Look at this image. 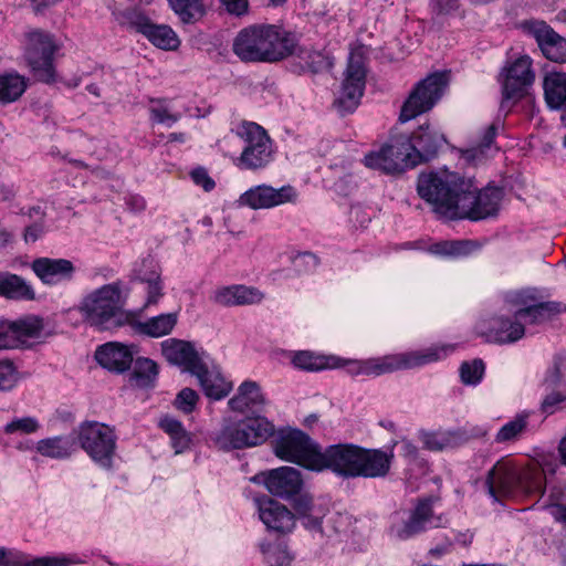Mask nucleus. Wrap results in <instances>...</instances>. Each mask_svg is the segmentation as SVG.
I'll return each instance as SVG.
<instances>
[{
	"label": "nucleus",
	"mask_w": 566,
	"mask_h": 566,
	"mask_svg": "<svg viewBox=\"0 0 566 566\" xmlns=\"http://www.w3.org/2000/svg\"><path fill=\"white\" fill-rule=\"evenodd\" d=\"M331 360H334V358L316 355L307 350L297 352L292 358L295 367L307 371H317L337 365L335 361L331 363Z\"/></svg>",
	"instance_id": "43"
},
{
	"label": "nucleus",
	"mask_w": 566,
	"mask_h": 566,
	"mask_svg": "<svg viewBox=\"0 0 566 566\" xmlns=\"http://www.w3.org/2000/svg\"><path fill=\"white\" fill-rule=\"evenodd\" d=\"M265 562L269 566H291L294 556L283 543L261 545Z\"/></svg>",
	"instance_id": "47"
},
{
	"label": "nucleus",
	"mask_w": 566,
	"mask_h": 566,
	"mask_svg": "<svg viewBox=\"0 0 566 566\" xmlns=\"http://www.w3.org/2000/svg\"><path fill=\"white\" fill-rule=\"evenodd\" d=\"M505 302L511 304V310L521 316L526 324H541L555 315L565 313L566 305L562 302L535 303V298L526 291L507 294Z\"/></svg>",
	"instance_id": "16"
},
{
	"label": "nucleus",
	"mask_w": 566,
	"mask_h": 566,
	"mask_svg": "<svg viewBox=\"0 0 566 566\" xmlns=\"http://www.w3.org/2000/svg\"><path fill=\"white\" fill-rule=\"evenodd\" d=\"M263 298L264 294L259 289L243 284L218 287L211 295L214 304L226 307L259 304Z\"/></svg>",
	"instance_id": "27"
},
{
	"label": "nucleus",
	"mask_w": 566,
	"mask_h": 566,
	"mask_svg": "<svg viewBox=\"0 0 566 566\" xmlns=\"http://www.w3.org/2000/svg\"><path fill=\"white\" fill-rule=\"evenodd\" d=\"M527 418V413L517 415L497 431L495 441L499 443L515 441L526 430L528 424Z\"/></svg>",
	"instance_id": "46"
},
{
	"label": "nucleus",
	"mask_w": 566,
	"mask_h": 566,
	"mask_svg": "<svg viewBox=\"0 0 566 566\" xmlns=\"http://www.w3.org/2000/svg\"><path fill=\"white\" fill-rule=\"evenodd\" d=\"M25 88V78L18 73L0 75V103L8 104L17 101Z\"/></svg>",
	"instance_id": "42"
},
{
	"label": "nucleus",
	"mask_w": 566,
	"mask_h": 566,
	"mask_svg": "<svg viewBox=\"0 0 566 566\" xmlns=\"http://www.w3.org/2000/svg\"><path fill=\"white\" fill-rule=\"evenodd\" d=\"M407 139L411 143L410 156L415 159L416 165L434 157L446 142L444 136L431 127L430 124L419 126L412 136Z\"/></svg>",
	"instance_id": "26"
},
{
	"label": "nucleus",
	"mask_w": 566,
	"mask_h": 566,
	"mask_svg": "<svg viewBox=\"0 0 566 566\" xmlns=\"http://www.w3.org/2000/svg\"><path fill=\"white\" fill-rule=\"evenodd\" d=\"M43 321L25 316L17 321L0 319V350L22 348L43 332Z\"/></svg>",
	"instance_id": "20"
},
{
	"label": "nucleus",
	"mask_w": 566,
	"mask_h": 566,
	"mask_svg": "<svg viewBox=\"0 0 566 566\" xmlns=\"http://www.w3.org/2000/svg\"><path fill=\"white\" fill-rule=\"evenodd\" d=\"M255 503L259 517L268 530L285 534L294 528V515L285 505L268 496L255 500Z\"/></svg>",
	"instance_id": "24"
},
{
	"label": "nucleus",
	"mask_w": 566,
	"mask_h": 566,
	"mask_svg": "<svg viewBox=\"0 0 566 566\" xmlns=\"http://www.w3.org/2000/svg\"><path fill=\"white\" fill-rule=\"evenodd\" d=\"M448 85L446 73H433L421 80L403 103L399 119L409 122L430 111L443 95Z\"/></svg>",
	"instance_id": "10"
},
{
	"label": "nucleus",
	"mask_w": 566,
	"mask_h": 566,
	"mask_svg": "<svg viewBox=\"0 0 566 566\" xmlns=\"http://www.w3.org/2000/svg\"><path fill=\"white\" fill-rule=\"evenodd\" d=\"M297 192L291 185L274 188L266 184L253 186L245 190L238 199V206L252 210L272 209L285 203L296 201Z\"/></svg>",
	"instance_id": "18"
},
{
	"label": "nucleus",
	"mask_w": 566,
	"mask_h": 566,
	"mask_svg": "<svg viewBox=\"0 0 566 566\" xmlns=\"http://www.w3.org/2000/svg\"><path fill=\"white\" fill-rule=\"evenodd\" d=\"M75 434L76 442L96 464L105 469L112 467L116 436L111 427L97 421H86L78 426Z\"/></svg>",
	"instance_id": "8"
},
{
	"label": "nucleus",
	"mask_w": 566,
	"mask_h": 566,
	"mask_svg": "<svg viewBox=\"0 0 566 566\" xmlns=\"http://www.w3.org/2000/svg\"><path fill=\"white\" fill-rule=\"evenodd\" d=\"M244 147L235 166L245 170L265 168L273 158L272 143L263 127L253 122H242L235 129Z\"/></svg>",
	"instance_id": "7"
},
{
	"label": "nucleus",
	"mask_w": 566,
	"mask_h": 566,
	"mask_svg": "<svg viewBox=\"0 0 566 566\" xmlns=\"http://www.w3.org/2000/svg\"><path fill=\"white\" fill-rule=\"evenodd\" d=\"M31 269L45 285H57L73 280L76 268L67 259L38 258Z\"/></svg>",
	"instance_id": "25"
},
{
	"label": "nucleus",
	"mask_w": 566,
	"mask_h": 566,
	"mask_svg": "<svg viewBox=\"0 0 566 566\" xmlns=\"http://www.w3.org/2000/svg\"><path fill=\"white\" fill-rule=\"evenodd\" d=\"M441 516H437L432 510L430 499L419 500L413 509L399 511L391 515L389 534L398 541L409 539L429 528L441 525Z\"/></svg>",
	"instance_id": "9"
},
{
	"label": "nucleus",
	"mask_w": 566,
	"mask_h": 566,
	"mask_svg": "<svg viewBox=\"0 0 566 566\" xmlns=\"http://www.w3.org/2000/svg\"><path fill=\"white\" fill-rule=\"evenodd\" d=\"M503 102L521 99L535 80L532 60L522 55L509 63L501 72Z\"/></svg>",
	"instance_id": "19"
},
{
	"label": "nucleus",
	"mask_w": 566,
	"mask_h": 566,
	"mask_svg": "<svg viewBox=\"0 0 566 566\" xmlns=\"http://www.w3.org/2000/svg\"><path fill=\"white\" fill-rule=\"evenodd\" d=\"M451 258L465 256L470 254L476 247L475 242L470 240L450 241Z\"/></svg>",
	"instance_id": "57"
},
{
	"label": "nucleus",
	"mask_w": 566,
	"mask_h": 566,
	"mask_svg": "<svg viewBox=\"0 0 566 566\" xmlns=\"http://www.w3.org/2000/svg\"><path fill=\"white\" fill-rule=\"evenodd\" d=\"M294 509L301 515L303 525L312 531L321 530L322 520L328 511L325 503L314 501L306 492L295 499Z\"/></svg>",
	"instance_id": "35"
},
{
	"label": "nucleus",
	"mask_w": 566,
	"mask_h": 566,
	"mask_svg": "<svg viewBox=\"0 0 566 566\" xmlns=\"http://www.w3.org/2000/svg\"><path fill=\"white\" fill-rule=\"evenodd\" d=\"M273 433V423L263 416L244 417L240 420L229 418L213 433L212 441L220 450L230 451L262 444Z\"/></svg>",
	"instance_id": "5"
},
{
	"label": "nucleus",
	"mask_w": 566,
	"mask_h": 566,
	"mask_svg": "<svg viewBox=\"0 0 566 566\" xmlns=\"http://www.w3.org/2000/svg\"><path fill=\"white\" fill-rule=\"evenodd\" d=\"M544 469L537 464L518 467L510 460L497 461L489 471L486 488L495 501L515 496L518 493L538 494L545 489Z\"/></svg>",
	"instance_id": "3"
},
{
	"label": "nucleus",
	"mask_w": 566,
	"mask_h": 566,
	"mask_svg": "<svg viewBox=\"0 0 566 566\" xmlns=\"http://www.w3.org/2000/svg\"><path fill=\"white\" fill-rule=\"evenodd\" d=\"M208 398L220 400L232 390V384L222 376L219 369H209L203 360L191 373Z\"/></svg>",
	"instance_id": "30"
},
{
	"label": "nucleus",
	"mask_w": 566,
	"mask_h": 566,
	"mask_svg": "<svg viewBox=\"0 0 566 566\" xmlns=\"http://www.w3.org/2000/svg\"><path fill=\"white\" fill-rule=\"evenodd\" d=\"M199 401V395L191 388H184L181 389L174 401V406L179 411L188 415L191 413Z\"/></svg>",
	"instance_id": "51"
},
{
	"label": "nucleus",
	"mask_w": 566,
	"mask_h": 566,
	"mask_svg": "<svg viewBox=\"0 0 566 566\" xmlns=\"http://www.w3.org/2000/svg\"><path fill=\"white\" fill-rule=\"evenodd\" d=\"M565 374L566 355H557L542 381V387L547 391L541 402L542 412L553 415L558 409V406L566 401V384L562 390L557 389L562 384Z\"/></svg>",
	"instance_id": "22"
},
{
	"label": "nucleus",
	"mask_w": 566,
	"mask_h": 566,
	"mask_svg": "<svg viewBox=\"0 0 566 566\" xmlns=\"http://www.w3.org/2000/svg\"><path fill=\"white\" fill-rule=\"evenodd\" d=\"M169 437L176 453H181L190 444V436L186 429L181 430L180 433L178 432L177 434H170Z\"/></svg>",
	"instance_id": "60"
},
{
	"label": "nucleus",
	"mask_w": 566,
	"mask_h": 566,
	"mask_svg": "<svg viewBox=\"0 0 566 566\" xmlns=\"http://www.w3.org/2000/svg\"><path fill=\"white\" fill-rule=\"evenodd\" d=\"M126 206L133 212H140L146 208L145 199L139 195H128L125 198Z\"/></svg>",
	"instance_id": "62"
},
{
	"label": "nucleus",
	"mask_w": 566,
	"mask_h": 566,
	"mask_svg": "<svg viewBox=\"0 0 566 566\" xmlns=\"http://www.w3.org/2000/svg\"><path fill=\"white\" fill-rule=\"evenodd\" d=\"M361 447L353 443H338L319 451L315 471L331 470L338 476L357 478V465Z\"/></svg>",
	"instance_id": "15"
},
{
	"label": "nucleus",
	"mask_w": 566,
	"mask_h": 566,
	"mask_svg": "<svg viewBox=\"0 0 566 566\" xmlns=\"http://www.w3.org/2000/svg\"><path fill=\"white\" fill-rule=\"evenodd\" d=\"M521 28L536 40L546 59L558 63L566 62V39L557 34L546 22L526 20L521 23Z\"/></svg>",
	"instance_id": "21"
},
{
	"label": "nucleus",
	"mask_w": 566,
	"mask_h": 566,
	"mask_svg": "<svg viewBox=\"0 0 566 566\" xmlns=\"http://www.w3.org/2000/svg\"><path fill=\"white\" fill-rule=\"evenodd\" d=\"M81 563L76 555H57L30 558L17 549L4 548L1 566H73Z\"/></svg>",
	"instance_id": "31"
},
{
	"label": "nucleus",
	"mask_w": 566,
	"mask_h": 566,
	"mask_svg": "<svg viewBox=\"0 0 566 566\" xmlns=\"http://www.w3.org/2000/svg\"><path fill=\"white\" fill-rule=\"evenodd\" d=\"M266 400L260 386L255 381L247 380L242 382L235 396H233L228 405L232 411L244 413L249 411H261Z\"/></svg>",
	"instance_id": "33"
},
{
	"label": "nucleus",
	"mask_w": 566,
	"mask_h": 566,
	"mask_svg": "<svg viewBox=\"0 0 566 566\" xmlns=\"http://www.w3.org/2000/svg\"><path fill=\"white\" fill-rule=\"evenodd\" d=\"M293 264L298 273H304L314 270L318 264V260L313 253L304 252L293 259Z\"/></svg>",
	"instance_id": "54"
},
{
	"label": "nucleus",
	"mask_w": 566,
	"mask_h": 566,
	"mask_svg": "<svg viewBox=\"0 0 566 566\" xmlns=\"http://www.w3.org/2000/svg\"><path fill=\"white\" fill-rule=\"evenodd\" d=\"M168 2L184 23H196L207 13L203 0H168Z\"/></svg>",
	"instance_id": "40"
},
{
	"label": "nucleus",
	"mask_w": 566,
	"mask_h": 566,
	"mask_svg": "<svg viewBox=\"0 0 566 566\" xmlns=\"http://www.w3.org/2000/svg\"><path fill=\"white\" fill-rule=\"evenodd\" d=\"M139 281L145 284L147 293L145 306L156 305L164 295L160 272L154 266L149 272L138 274Z\"/></svg>",
	"instance_id": "44"
},
{
	"label": "nucleus",
	"mask_w": 566,
	"mask_h": 566,
	"mask_svg": "<svg viewBox=\"0 0 566 566\" xmlns=\"http://www.w3.org/2000/svg\"><path fill=\"white\" fill-rule=\"evenodd\" d=\"M509 314L494 315L478 324V332L488 342L496 344H512L525 335L524 322L521 316L511 310L507 304Z\"/></svg>",
	"instance_id": "17"
},
{
	"label": "nucleus",
	"mask_w": 566,
	"mask_h": 566,
	"mask_svg": "<svg viewBox=\"0 0 566 566\" xmlns=\"http://www.w3.org/2000/svg\"><path fill=\"white\" fill-rule=\"evenodd\" d=\"M38 429V422L33 418H22L18 420H13L6 426V432L14 433V432H23L31 433Z\"/></svg>",
	"instance_id": "55"
},
{
	"label": "nucleus",
	"mask_w": 566,
	"mask_h": 566,
	"mask_svg": "<svg viewBox=\"0 0 566 566\" xmlns=\"http://www.w3.org/2000/svg\"><path fill=\"white\" fill-rule=\"evenodd\" d=\"M0 295L14 300H33L32 286L15 274H0Z\"/></svg>",
	"instance_id": "39"
},
{
	"label": "nucleus",
	"mask_w": 566,
	"mask_h": 566,
	"mask_svg": "<svg viewBox=\"0 0 566 566\" xmlns=\"http://www.w3.org/2000/svg\"><path fill=\"white\" fill-rule=\"evenodd\" d=\"M137 30L159 49L174 51L180 45L176 32L166 24H154L147 18H139Z\"/></svg>",
	"instance_id": "34"
},
{
	"label": "nucleus",
	"mask_w": 566,
	"mask_h": 566,
	"mask_svg": "<svg viewBox=\"0 0 566 566\" xmlns=\"http://www.w3.org/2000/svg\"><path fill=\"white\" fill-rule=\"evenodd\" d=\"M500 123H493L491 124L484 132L482 139L478 147L468 149L462 154V158L467 163L476 164L481 160V158L484 157V153L486 149L491 147L493 144V140L496 136V133L499 130Z\"/></svg>",
	"instance_id": "48"
},
{
	"label": "nucleus",
	"mask_w": 566,
	"mask_h": 566,
	"mask_svg": "<svg viewBox=\"0 0 566 566\" xmlns=\"http://www.w3.org/2000/svg\"><path fill=\"white\" fill-rule=\"evenodd\" d=\"M297 57L304 71L319 73L332 66L329 59L318 51L310 49H298Z\"/></svg>",
	"instance_id": "45"
},
{
	"label": "nucleus",
	"mask_w": 566,
	"mask_h": 566,
	"mask_svg": "<svg viewBox=\"0 0 566 566\" xmlns=\"http://www.w3.org/2000/svg\"><path fill=\"white\" fill-rule=\"evenodd\" d=\"M150 119L157 124H164L171 127L177 123L181 115L174 113L164 101H157L154 106L150 107Z\"/></svg>",
	"instance_id": "50"
},
{
	"label": "nucleus",
	"mask_w": 566,
	"mask_h": 566,
	"mask_svg": "<svg viewBox=\"0 0 566 566\" xmlns=\"http://www.w3.org/2000/svg\"><path fill=\"white\" fill-rule=\"evenodd\" d=\"M432 11L436 15H450L460 8L459 0H432Z\"/></svg>",
	"instance_id": "56"
},
{
	"label": "nucleus",
	"mask_w": 566,
	"mask_h": 566,
	"mask_svg": "<svg viewBox=\"0 0 566 566\" xmlns=\"http://www.w3.org/2000/svg\"><path fill=\"white\" fill-rule=\"evenodd\" d=\"M191 178L197 186L202 187L206 191H210L214 188L216 184L212 178L208 175L205 168H196L191 171Z\"/></svg>",
	"instance_id": "58"
},
{
	"label": "nucleus",
	"mask_w": 566,
	"mask_h": 566,
	"mask_svg": "<svg viewBox=\"0 0 566 566\" xmlns=\"http://www.w3.org/2000/svg\"><path fill=\"white\" fill-rule=\"evenodd\" d=\"M422 442L428 450L440 451L449 444V438L441 432H426Z\"/></svg>",
	"instance_id": "53"
},
{
	"label": "nucleus",
	"mask_w": 566,
	"mask_h": 566,
	"mask_svg": "<svg viewBox=\"0 0 566 566\" xmlns=\"http://www.w3.org/2000/svg\"><path fill=\"white\" fill-rule=\"evenodd\" d=\"M159 426L169 436L170 434H177L178 431L180 433L181 430L185 429L182 423L179 420H177V419H175L172 417H169V416H165L164 418H161L160 422H159Z\"/></svg>",
	"instance_id": "61"
},
{
	"label": "nucleus",
	"mask_w": 566,
	"mask_h": 566,
	"mask_svg": "<svg viewBox=\"0 0 566 566\" xmlns=\"http://www.w3.org/2000/svg\"><path fill=\"white\" fill-rule=\"evenodd\" d=\"M411 143L407 137L397 138L391 144L371 151L364 158L366 167L385 174H397L416 166L410 156Z\"/></svg>",
	"instance_id": "13"
},
{
	"label": "nucleus",
	"mask_w": 566,
	"mask_h": 566,
	"mask_svg": "<svg viewBox=\"0 0 566 566\" xmlns=\"http://www.w3.org/2000/svg\"><path fill=\"white\" fill-rule=\"evenodd\" d=\"M177 322V313L160 314L138 323L137 331L143 335L158 338L170 334Z\"/></svg>",
	"instance_id": "38"
},
{
	"label": "nucleus",
	"mask_w": 566,
	"mask_h": 566,
	"mask_svg": "<svg viewBox=\"0 0 566 566\" xmlns=\"http://www.w3.org/2000/svg\"><path fill=\"white\" fill-rule=\"evenodd\" d=\"M220 2L224 6L227 12L232 15L240 17L249 10L248 0H220Z\"/></svg>",
	"instance_id": "59"
},
{
	"label": "nucleus",
	"mask_w": 566,
	"mask_h": 566,
	"mask_svg": "<svg viewBox=\"0 0 566 566\" xmlns=\"http://www.w3.org/2000/svg\"><path fill=\"white\" fill-rule=\"evenodd\" d=\"M484 363L482 359L464 361L460 367L461 380L465 385H476L481 381L484 374Z\"/></svg>",
	"instance_id": "49"
},
{
	"label": "nucleus",
	"mask_w": 566,
	"mask_h": 566,
	"mask_svg": "<svg viewBox=\"0 0 566 566\" xmlns=\"http://www.w3.org/2000/svg\"><path fill=\"white\" fill-rule=\"evenodd\" d=\"M77 449L76 438L73 434L59 436L40 440L36 444V451L48 458L66 459Z\"/></svg>",
	"instance_id": "36"
},
{
	"label": "nucleus",
	"mask_w": 566,
	"mask_h": 566,
	"mask_svg": "<svg viewBox=\"0 0 566 566\" xmlns=\"http://www.w3.org/2000/svg\"><path fill=\"white\" fill-rule=\"evenodd\" d=\"M450 241H441L436 244H433L430 248V252L436 255L441 256H451V248H450Z\"/></svg>",
	"instance_id": "64"
},
{
	"label": "nucleus",
	"mask_w": 566,
	"mask_h": 566,
	"mask_svg": "<svg viewBox=\"0 0 566 566\" xmlns=\"http://www.w3.org/2000/svg\"><path fill=\"white\" fill-rule=\"evenodd\" d=\"M417 190L437 214L450 220L478 221L493 217L503 198L500 188L488 187L478 191L472 180L449 170L421 174Z\"/></svg>",
	"instance_id": "1"
},
{
	"label": "nucleus",
	"mask_w": 566,
	"mask_h": 566,
	"mask_svg": "<svg viewBox=\"0 0 566 566\" xmlns=\"http://www.w3.org/2000/svg\"><path fill=\"white\" fill-rule=\"evenodd\" d=\"M453 349L452 345L432 346L422 350L355 360L352 361L355 366L353 371L367 376H380L400 369L421 367L446 358Z\"/></svg>",
	"instance_id": "6"
},
{
	"label": "nucleus",
	"mask_w": 566,
	"mask_h": 566,
	"mask_svg": "<svg viewBox=\"0 0 566 566\" xmlns=\"http://www.w3.org/2000/svg\"><path fill=\"white\" fill-rule=\"evenodd\" d=\"M95 358L102 367L116 373L128 370L134 360L132 349L119 343L102 345L96 350Z\"/></svg>",
	"instance_id": "29"
},
{
	"label": "nucleus",
	"mask_w": 566,
	"mask_h": 566,
	"mask_svg": "<svg viewBox=\"0 0 566 566\" xmlns=\"http://www.w3.org/2000/svg\"><path fill=\"white\" fill-rule=\"evenodd\" d=\"M268 491L279 497L291 500L303 494L304 482L301 472L292 467H281L263 474Z\"/></svg>",
	"instance_id": "23"
},
{
	"label": "nucleus",
	"mask_w": 566,
	"mask_h": 566,
	"mask_svg": "<svg viewBox=\"0 0 566 566\" xmlns=\"http://www.w3.org/2000/svg\"><path fill=\"white\" fill-rule=\"evenodd\" d=\"M18 382V371L9 359H0V390H10Z\"/></svg>",
	"instance_id": "52"
},
{
	"label": "nucleus",
	"mask_w": 566,
	"mask_h": 566,
	"mask_svg": "<svg viewBox=\"0 0 566 566\" xmlns=\"http://www.w3.org/2000/svg\"><path fill=\"white\" fill-rule=\"evenodd\" d=\"M366 83L364 59L359 53L352 52L340 90L334 101V107L345 115L354 112L363 97Z\"/></svg>",
	"instance_id": "12"
},
{
	"label": "nucleus",
	"mask_w": 566,
	"mask_h": 566,
	"mask_svg": "<svg viewBox=\"0 0 566 566\" xmlns=\"http://www.w3.org/2000/svg\"><path fill=\"white\" fill-rule=\"evenodd\" d=\"M56 46L50 34L34 31L29 34L27 49V61L33 71L34 76L44 83H52L55 80L53 67V54Z\"/></svg>",
	"instance_id": "14"
},
{
	"label": "nucleus",
	"mask_w": 566,
	"mask_h": 566,
	"mask_svg": "<svg viewBox=\"0 0 566 566\" xmlns=\"http://www.w3.org/2000/svg\"><path fill=\"white\" fill-rule=\"evenodd\" d=\"M292 33L274 24H252L241 29L232 41L233 54L244 63H274L296 51Z\"/></svg>",
	"instance_id": "2"
},
{
	"label": "nucleus",
	"mask_w": 566,
	"mask_h": 566,
	"mask_svg": "<svg viewBox=\"0 0 566 566\" xmlns=\"http://www.w3.org/2000/svg\"><path fill=\"white\" fill-rule=\"evenodd\" d=\"M319 451L318 444L297 429L282 432L274 444V453L277 458L312 471L317 468Z\"/></svg>",
	"instance_id": "11"
},
{
	"label": "nucleus",
	"mask_w": 566,
	"mask_h": 566,
	"mask_svg": "<svg viewBox=\"0 0 566 566\" xmlns=\"http://www.w3.org/2000/svg\"><path fill=\"white\" fill-rule=\"evenodd\" d=\"M392 453L378 449L361 448L357 465V478H382L388 474L391 465Z\"/></svg>",
	"instance_id": "32"
},
{
	"label": "nucleus",
	"mask_w": 566,
	"mask_h": 566,
	"mask_svg": "<svg viewBox=\"0 0 566 566\" xmlns=\"http://www.w3.org/2000/svg\"><path fill=\"white\" fill-rule=\"evenodd\" d=\"M159 374L156 361L146 357H138L134 363L132 378L135 385L140 388L154 387Z\"/></svg>",
	"instance_id": "41"
},
{
	"label": "nucleus",
	"mask_w": 566,
	"mask_h": 566,
	"mask_svg": "<svg viewBox=\"0 0 566 566\" xmlns=\"http://www.w3.org/2000/svg\"><path fill=\"white\" fill-rule=\"evenodd\" d=\"M163 356L172 365L182 367L190 374L202 361L201 356L189 342L168 338L160 344Z\"/></svg>",
	"instance_id": "28"
},
{
	"label": "nucleus",
	"mask_w": 566,
	"mask_h": 566,
	"mask_svg": "<svg viewBox=\"0 0 566 566\" xmlns=\"http://www.w3.org/2000/svg\"><path fill=\"white\" fill-rule=\"evenodd\" d=\"M543 88L549 108L558 109L566 105V73H547L543 80Z\"/></svg>",
	"instance_id": "37"
},
{
	"label": "nucleus",
	"mask_w": 566,
	"mask_h": 566,
	"mask_svg": "<svg viewBox=\"0 0 566 566\" xmlns=\"http://www.w3.org/2000/svg\"><path fill=\"white\" fill-rule=\"evenodd\" d=\"M44 232V227L41 223H33L24 231V240L27 243L35 242Z\"/></svg>",
	"instance_id": "63"
},
{
	"label": "nucleus",
	"mask_w": 566,
	"mask_h": 566,
	"mask_svg": "<svg viewBox=\"0 0 566 566\" xmlns=\"http://www.w3.org/2000/svg\"><path fill=\"white\" fill-rule=\"evenodd\" d=\"M125 302L123 283L116 281L88 293L80 305L84 319L98 331H109L129 322L123 310Z\"/></svg>",
	"instance_id": "4"
}]
</instances>
